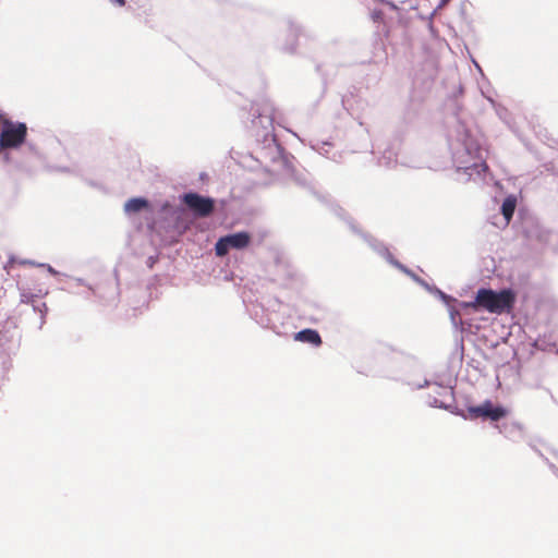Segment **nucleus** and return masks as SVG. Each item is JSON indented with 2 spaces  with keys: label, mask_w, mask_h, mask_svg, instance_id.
I'll use <instances>...</instances> for the list:
<instances>
[{
  "label": "nucleus",
  "mask_w": 558,
  "mask_h": 558,
  "mask_svg": "<svg viewBox=\"0 0 558 558\" xmlns=\"http://www.w3.org/2000/svg\"><path fill=\"white\" fill-rule=\"evenodd\" d=\"M397 156L398 154L393 148H387L383 151V155L381 157H379L378 162L380 166L390 168L398 162Z\"/></svg>",
  "instance_id": "6ab92c4d"
},
{
  "label": "nucleus",
  "mask_w": 558,
  "mask_h": 558,
  "mask_svg": "<svg viewBox=\"0 0 558 558\" xmlns=\"http://www.w3.org/2000/svg\"><path fill=\"white\" fill-rule=\"evenodd\" d=\"M425 386H429V381L425 380L424 381V385H418L417 388H423Z\"/></svg>",
  "instance_id": "c756f323"
},
{
  "label": "nucleus",
  "mask_w": 558,
  "mask_h": 558,
  "mask_svg": "<svg viewBox=\"0 0 558 558\" xmlns=\"http://www.w3.org/2000/svg\"><path fill=\"white\" fill-rule=\"evenodd\" d=\"M61 290L69 291L71 293H75V294L82 295L85 299H89L90 295L93 294L88 289L86 291H83V292H75V291H72L70 289H66L65 287H62Z\"/></svg>",
  "instance_id": "a878e982"
},
{
  "label": "nucleus",
  "mask_w": 558,
  "mask_h": 558,
  "mask_svg": "<svg viewBox=\"0 0 558 558\" xmlns=\"http://www.w3.org/2000/svg\"><path fill=\"white\" fill-rule=\"evenodd\" d=\"M363 238L365 239V241L369 244V246L377 253L379 254L380 256H383L390 265L395 266L396 268L402 270L403 272H405L407 275L411 276L416 282H418L421 286H423L424 288H426L427 290L429 291H434L447 305H448V308H449V316H450V320L452 323V325L454 327H461V329H463V320L461 318V313L462 311H464L465 308L461 307L460 306V303H458V306H452L450 305V302L451 301H454L453 299H451V296L447 295L446 293H444L442 291H440L439 289L437 288H430L423 279H421L420 277H417L415 274H413L410 269H408L404 265H402L401 263H399L393 256L392 254L389 252V250L380 242H378L377 240L373 239L372 236L369 235H366V234H363Z\"/></svg>",
  "instance_id": "f03ea898"
},
{
  "label": "nucleus",
  "mask_w": 558,
  "mask_h": 558,
  "mask_svg": "<svg viewBox=\"0 0 558 558\" xmlns=\"http://www.w3.org/2000/svg\"><path fill=\"white\" fill-rule=\"evenodd\" d=\"M550 468H551V470H553L554 472H557V469H556V466H555V465H553V464H551V465H550Z\"/></svg>",
  "instance_id": "2f4dec72"
},
{
  "label": "nucleus",
  "mask_w": 558,
  "mask_h": 558,
  "mask_svg": "<svg viewBox=\"0 0 558 558\" xmlns=\"http://www.w3.org/2000/svg\"><path fill=\"white\" fill-rule=\"evenodd\" d=\"M294 339L301 342L313 344L315 347L322 344L320 335L314 329H303L295 333Z\"/></svg>",
  "instance_id": "2eb2a0df"
},
{
  "label": "nucleus",
  "mask_w": 558,
  "mask_h": 558,
  "mask_svg": "<svg viewBox=\"0 0 558 558\" xmlns=\"http://www.w3.org/2000/svg\"><path fill=\"white\" fill-rule=\"evenodd\" d=\"M27 128L25 123H14L12 121H4L0 134V148L13 149L5 151L3 158L8 162H14L17 167L25 168V166L17 160L19 146L25 142Z\"/></svg>",
  "instance_id": "20e7f679"
},
{
  "label": "nucleus",
  "mask_w": 558,
  "mask_h": 558,
  "mask_svg": "<svg viewBox=\"0 0 558 558\" xmlns=\"http://www.w3.org/2000/svg\"><path fill=\"white\" fill-rule=\"evenodd\" d=\"M288 36L289 43L282 46V50L289 53H293L296 49V37L304 34V31L301 25L289 21L288 23Z\"/></svg>",
  "instance_id": "ddd939ff"
},
{
  "label": "nucleus",
  "mask_w": 558,
  "mask_h": 558,
  "mask_svg": "<svg viewBox=\"0 0 558 558\" xmlns=\"http://www.w3.org/2000/svg\"><path fill=\"white\" fill-rule=\"evenodd\" d=\"M296 181H298L299 183H301V184H304V183H305V181H301V180H300V178H296Z\"/></svg>",
  "instance_id": "7c9ffc66"
},
{
  "label": "nucleus",
  "mask_w": 558,
  "mask_h": 558,
  "mask_svg": "<svg viewBox=\"0 0 558 558\" xmlns=\"http://www.w3.org/2000/svg\"><path fill=\"white\" fill-rule=\"evenodd\" d=\"M37 266L39 267H44L48 270L49 274H51L52 276H58V277H68L66 275L64 274H60L58 270H56L52 266H50L49 264H37Z\"/></svg>",
  "instance_id": "5701e85b"
},
{
  "label": "nucleus",
  "mask_w": 558,
  "mask_h": 558,
  "mask_svg": "<svg viewBox=\"0 0 558 558\" xmlns=\"http://www.w3.org/2000/svg\"><path fill=\"white\" fill-rule=\"evenodd\" d=\"M483 95L489 101V104L493 106L498 118L501 121H504L507 125L510 126V113H509L508 109L506 107H504L502 105L496 102L490 96L485 95L484 93H483Z\"/></svg>",
  "instance_id": "a211bd4d"
},
{
  "label": "nucleus",
  "mask_w": 558,
  "mask_h": 558,
  "mask_svg": "<svg viewBox=\"0 0 558 558\" xmlns=\"http://www.w3.org/2000/svg\"><path fill=\"white\" fill-rule=\"evenodd\" d=\"M351 230L356 232V229H355V227L353 225H351Z\"/></svg>",
  "instance_id": "473e14b6"
},
{
  "label": "nucleus",
  "mask_w": 558,
  "mask_h": 558,
  "mask_svg": "<svg viewBox=\"0 0 558 558\" xmlns=\"http://www.w3.org/2000/svg\"><path fill=\"white\" fill-rule=\"evenodd\" d=\"M151 204L144 197H133L125 202L123 209L125 215L132 216L144 211L146 218L150 216Z\"/></svg>",
  "instance_id": "9b49d317"
},
{
  "label": "nucleus",
  "mask_w": 558,
  "mask_h": 558,
  "mask_svg": "<svg viewBox=\"0 0 558 558\" xmlns=\"http://www.w3.org/2000/svg\"><path fill=\"white\" fill-rule=\"evenodd\" d=\"M536 236L541 242L547 243L549 241V238L551 236V233L546 230H539Z\"/></svg>",
  "instance_id": "b1692460"
},
{
  "label": "nucleus",
  "mask_w": 558,
  "mask_h": 558,
  "mask_svg": "<svg viewBox=\"0 0 558 558\" xmlns=\"http://www.w3.org/2000/svg\"><path fill=\"white\" fill-rule=\"evenodd\" d=\"M281 303L275 298H268L263 302H251L246 308L250 316L263 328L279 332L278 310Z\"/></svg>",
  "instance_id": "39448f33"
},
{
  "label": "nucleus",
  "mask_w": 558,
  "mask_h": 558,
  "mask_svg": "<svg viewBox=\"0 0 558 558\" xmlns=\"http://www.w3.org/2000/svg\"><path fill=\"white\" fill-rule=\"evenodd\" d=\"M73 281L77 284V286H83V287H86V289H88L92 293H95V289L93 286H90L89 283H87L84 279L82 278H73Z\"/></svg>",
  "instance_id": "393cba45"
},
{
  "label": "nucleus",
  "mask_w": 558,
  "mask_h": 558,
  "mask_svg": "<svg viewBox=\"0 0 558 558\" xmlns=\"http://www.w3.org/2000/svg\"><path fill=\"white\" fill-rule=\"evenodd\" d=\"M496 427L499 429L500 434L505 435L509 439L517 440L522 437L521 425L517 422H505L502 424H497Z\"/></svg>",
  "instance_id": "4468645a"
},
{
  "label": "nucleus",
  "mask_w": 558,
  "mask_h": 558,
  "mask_svg": "<svg viewBox=\"0 0 558 558\" xmlns=\"http://www.w3.org/2000/svg\"><path fill=\"white\" fill-rule=\"evenodd\" d=\"M256 120H258V122L263 124L265 129L271 126L275 120L274 107L270 104H266L263 110L258 111V114L254 118L253 123H256Z\"/></svg>",
  "instance_id": "dca6fc26"
},
{
  "label": "nucleus",
  "mask_w": 558,
  "mask_h": 558,
  "mask_svg": "<svg viewBox=\"0 0 558 558\" xmlns=\"http://www.w3.org/2000/svg\"><path fill=\"white\" fill-rule=\"evenodd\" d=\"M517 207V197L515 195H508L502 204H501V214L504 216L505 225H508L510 220L512 219V216L514 214Z\"/></svg>",
  "instance_id": "f3484780"
},
{
  "label": "nucleus",
  "mask_w": 558,
  "mask_h": 558,
  "mask_svg": "<svg viewBox=\"0 0 558 558\" xmlns=\"http://www.w3.org/2000/svg\"><path fill=\"white\" fill-rule=\"evenodd\" d=\"M250 241L251 236L245 231L221 236L215 245L216 255L225 256L231 248L242 250L248 245Z\"/></svg>",
  "instance_id": "6e6552de"
},
{
  "label": "nucleus",
  "mask_w": 558,
  "mask_h": 558,
  "mask_svg": "<svg viewBox=\"0 0 558 558\" xmlns=\"http://www.w3.org/2000/svg\"><path fill=\"white\" fill-rule=\"evenodd\" d=\"M448 147L457 178L460 182L485 180L488 167L483 136L464 123L457 121L448 132Z\"/></svg>",
  "instance_id": "f257e3e1"
},
{
  "label": "nucleus",
  "mask_w": 558,
  "mask_h": 558,
  "mask_svg": "<svg viewBox=\"0 0 558 558\" xmlns=\"http://www.w3.org/2000/svg\"><path fill=\"white\" fill-rule=\"evenodd\" d=\"M514 303V294L509 289L495 292L492 289H480L473 302H461L463 308H484L490 313L509 311Z\"/></svg>",
  "instance_id": "7ed1b4c3"
},
{
  "label": "nucleus",
  "mask_w": 558,
  "mask_h": 558,
  "mask_svg": "<svg viewBox=\"0 0 558 558\" xmlns=\"http://www.w3.org/2000/svg\"><path fill=\"white\" fill-rule=\"evenodd\" d=\"M331 144L329 142H316L311 144V148L315 151H317L319 155L325 156L331 160L338 161L337 155H329Z\"/></svg>",
  "instance_id": "aec40b11"
},
{
  "label": "nucleus",
  "mask_w": 558,
  "mask_h": 558,
  "mask_svg": "<svg viewBox=\"0 0 558 558\" xmlns=\"http://www.w3.org/2000/svg\"><path fill=\"white\" fill-rule=\"evenodd\" d=\"M435 395H428L426 403L433 408L450 409L453 402V390L451 387L435 384Z\"/></svg>",
  "instance_id": "9d476101"
},
{
  "label": "nucleus",
  "mask_w": 558,
  "mask_h": 558,
  "mask_svg": "<svg viewBox=\"0 0 558 558\" xmlns=\"http://www.w3.org/2000/svg\"><path fill=\"white\" fill-rule=\"evenodd\" d=\"M373 21L377 22L379 20H381L383 17V12L380 10H374L371 14Z\"/></svg>",
  "instance_id": "bb28decb"
},
{
  "label": "nucleus",
  "mask_w": 558,
  "mask_h": 558,
  "mask_svg": "<svg viewBox=\"0 0 558 558\" xmlns=\"http://www.w3.org/2000/svg\"><path fill=\"white\" fill-rule=\"evenodd\" d=\"M29 150V159H37L38 158V151L32 146L27 145Z\"/></svg>",
  "instance_id": "cd10ccee"
},
{
  "label": "nucleus",
  "mask_w": 558,
  "mask_h": 558,
  "mask_svg": "<svg viewBox=\"0 0 558 558\" xmlns=\"http://www.w3.org/2000/svg\"><path fill=\"white\" fill-rule=\"evenodd\" d=\"M33 310L35 312H38L40 314V325H39V328H43L44 324H45V319H46V314L48 312V307L46 305V303H40V304H33Z\"/></svg>",
  "instance_id": "412c9836"
},
{
  "label": "nucleus",
  "mask_w": 558,
  "mask_h": 558,
  "mask_svg": "<svg viewBox=\"0 0 558 558\" xmlns=\"http://www.w3.org/2000/svg\"><path fill=\"white\" fill-rule=\"evenodd\" d=\"M182 201L196 217H208L215 209V202L211 197L195 192L185 193Z\"/></svg>",
  "instance_id": "0eeeda50"
},
{
  "label": "nucleus",
  "mask_w": 558,
  "mask_h": 558,
  "mask_svg": "<svg viewBox=\"0 0 558 558\" xmlns=\"http://www.w3.org/2000/svg\"><path fill=\"white\" fill-rule=\"evenodd\" d=\"M183 209L169 201L156 202L151 204L150 216L147 217V226L150 230L158 226L167 228L171 222L178 220Z\"/></svg>",
  "instance_id": "423d86ee"
},
{
  "label": "nucleus",
  "mask_w": 558,
  "mask_h": 558,
  "mask_svg": "<svg viewBox=\"0 0 558 558\" xmlns=\"http://www.w3.org/2000/svg\"><path fill=\"white\" fill-rule=\"evenodd\" d=\"M469 413L472 418L484 417L493 422H498L507 415V410L501 405H494L490 400H486L480 405L470 407Z\"/></svg>",
  "instance_id": "1a4fd4ad"
},
{
  "label": "nucleus",
  "mask_w": 558,
  "mask_h": 558,
  "mask_svg": "<svg viewBox=\"0 0 558 558\" xmlns=\"http://www.w3.org/2000/svg\"><path fill=\"white\" fill-rule=\"evenodd\" d=\"M111 1L120 7L124 5V3H125V0H111Z\"/></svg>",
  "instance_id": "c85d7f7f"
},
{
  "label": "nucleus",
  "mask_w": 558,
  "mask_h": 558,
  "mask_svg": "<svg viewBox=\"0 0 558 558\" xmlns=\"http://www.w3.org/2000/svg\"><path fill=\"white\" fill-rule=\"evenodd\" d=\"M269 141H270V144H268V147L264 148L260 151V155L265 158L269 157V159L272 162L279 163V165L286 167L287 160L282 155L281 147L276 143L274 137H271Z\"/></svg>",
  "instance_id": "f8f14e48"
},
{
  "label": "nucleus",
  "mask_w": 558,
  "mask_h": 558,
  "mask_svg": "<svg viewBox=\"0 0 558 558\" xmlns=\"http://www.w3.org/2000/svg\"><path fill=\"white\" fill-rule=\"evenodd\" d=\"M36 295L28 293V292H22L21 293V302L22 303H31L32 305L35 303Z\"/></svg>",
  "instance_id": "4be33fe9"
}]
</instances>
